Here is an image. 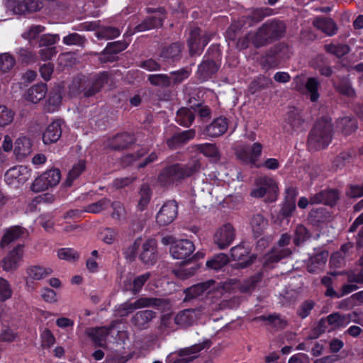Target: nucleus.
I'll return each instance as SVG.
<instances>
[{"label":"nucleus","mask_w":363,"mask_h":363,"mask_svg":"<svg viewBox=\"0 0 363 363\" xmlns=\"http://www.w3.org/2000/svg\"><path fill=\"white\" fill-rule=\"evenodd\" d=\"M193 148L195 151L203 154L207 157L218 158L220 156L219 150L216 144L208 143L196 144L193 146Z\"/></svg>","instance_id":"nucleus-44"},{"label":"nucleus","mask_w":363,"mask_h":363,"mask_svg":"<svg viewBox=\"0 0 363 363\" xmlns=\"http://www.w3.org/2000/svg\"><path fill=\"white\" fill-rule=\"evenodd\" d=\"M110 204L111 200L109 199L103 198L95 203H92L86 206L84 211L91 213H98L101 211L106 209L110 206Z\"/></svg>","instance_id":"nucleus-57"},{"label":"nucleus","mask_w":363,"mask_h":363,"mask_svg":"<svg viewBox=\"0 0 363 363\" xmlns=\"http://www.w3.org/2000/svg\"><path fill=\"white\" fill-rule=\"evenodd\" d=\"M308 228L303 224H298L294 230L293 242L296 246H300L311 238Z\"/></svg>","instance_id":"nucleus-50"},{"label":"nucleus","mask_w":363,"mask_h":363,"mask_svg":"<svg viewBox=\"0 0 363 363\" xmlns=\"http://www.w3.org/2000/svg\"><path fill=\"white\" fill-rule=\"evenodd\" d=\"M211 345L212 342L206 339L202 342L181 349L178 352L179 357L175 358L172 363H189L198 357L196 354L204 349H208Z\"/></svg>","instance_id":"nucleus-8"},{"label":"nucleus","mask_w":363,"mask_h":363,"mask_svg":"<svg viewBox=\"0 0 363 363\" xmlns=\"http://www.w3.org/2000/svg\"><path fill=\"white\" fill-rule=\"evenodd\" d=\"M199 269L197 264L194 263L193 265L189 267H182L174 270V274L178 278L185 280L194 275Z\"/></svg>","instance_id":"nucleus-63"},{"label":"nucleus","mask_w":363,"mask_h":363,"mask_svg":"<svg viewBox=\"0 0 363 363\" xmlns=\"http://www.w3.org/2000/svg\"><path fill=\"white\" fill-rule=\"evenodd\" d=\"M121 34L120 30L113 26H101L98 32L97 37L99 39H113L118 37Z\"/></svg>","instance_id":"nucleus-56"},{"label":"nucleus","mask_w":363,"mask_h":363,"mask_svg":"<svg viewBox=\"0 0 363 363\" xmlns=\"http://www.w3.org/2000/svg\"><path fill=\"white\" fill-rule=\"evenodd\" d=\"M213 283L214 281L211 280L208 281L201 282L187 288L184 291L186 298L193 299L197 298L206 291Z\"/></svg>","instance_id":"nucleus-39"},{"label":"nucleus","mask_w":363,"mask_h":363,"mask_svg":"<svg viewBox=\"0 0 363 363\" xmlns=\"http://www.w3.org/2000/svg\"><path fill=\"white\" fill-rule=\"evenodd\" d=\"M280 45H275L268 50L262 61V66L266 69L276 68L280 61Z\"/></svg>","instance_id":"nucleus-31"},{"label":"nucleus","mask_w":363,"mask_h":363,"mask_svg":"<svg viewBox=\"0 0 363 363\" xmlns=\"http://www.w3.org/2000/svg\"><path fill=\"white\" fill-rule=\"evenodd\" d=\"M191 74V69L189 67H184L178 70L171 72L169 74L171 86L182 84L189 77Z\"/></svg>","instance_id":"nucleus-43"},{"label":"nucleus","mask_w":363,"mask_h":363,"mask_svg":"<svg viewBox=\"0 0 363 363\" xmlns=\"http://www.w3.org/2000/svg\"><path fill=\"white\" fill-rule=\"evenodd\" d=\"M62 135V121H53L50 123L43 134V142L45 145L55 143L59 140Z\"/></svg>","instance_id":"nucleus-21"},{"label":"nucleus","mask_w":363,"mask_h":363,"mask_svg":"<svg viewBox=\"0 0 363 363\" xmlns=\"http://www.w3.org/2000/svg\"><path fill=\"white\" fill-rule=\"evenodd\" d=\"M109 74L107 72H100L89 77H84L77 83L74 82L69 87V91L74 96L82 94L85 98L95 96L108 83Z\"/></svg>","instance_id":"nucleus-3"},{"label":"nucleus","mask_w":363,"mask_h":363,"mask_svg":"<svg viewBox=\"0 0 363 363\" xmlns=\"http://www.w3.org/2000/svg\"><path fill=\"white\" fill-rule=\"evenodd\" d=\"M286 196L280 210V214L284 218L291 217L296 209L297 191L296 189L289 187L286 189Z\"/></svg>","instance_id":"nucleus-23"},{"label":"nucleus","mask_w":363,"mask_h":363,"mask_svg":"<svg viewBox=\"0 0 363 363\" xmlns=\"http://www.w3.org/2000/svg\"><path fill=\"white\" fill-rule=\"evenodd\" d=\"M332 119L322 117L318 119L311 130L307 141L308 149L311 152L326 148L333 138Z\"/></svg>","instance_id":"nucleus-2"},{"label":"nucleus","mask_w":363,"mask_h":363,"mask_svg":"<svg viewBox=\"0 0 363 363\" xmlns=\"http://www.w3.org/2000/svg\"><path fill=\"white\" fill-rule=\"evenodd\" d=\"M353 321L355 323H359L357 320H352V314H341L339 312H335L327 316V323L333 325L335 328H345Z\"/></svg>","instance_id":"nucleus-29"},{"label":"nucleus","mask_w":363,"mask_h":363,"mask_svg":"<svg viewBox=\"0 0 363 363\" xmlns=\"http://www.w3.org/2000/svg\"><path fill=\"white\" fill-rule=\"evenodd\" d=\"M26 273L28 278L33 280H41L50 275L52 273V269L50 267L33 265L27 269Z\"/></svg>","instance_id":"nucleus-41"},{"label":"nucleus","mask_w":363,"mask_h":363,"mask_svg":"<svg viewBox=\"0 0 363 363\" xmlns=\"http://www.w3.org/2000/svg\"><path fill=\"white\" fill-rule=\"evenodd\" d=\"M30 170L23 165L13 167L5 174V181L9 185L17 186L23 184L28 180Z\"/></svg>","instance_id":"nucleus-13"},{"label":"nucleus","mask_w":363,"mask_h":363,"mask_svg":"<svg viewBox=\"0 0 363 363\" xmlns=\"http://www.w3.org/2000/svg\"><path fill=\"white\" fill-rule=\"evenodd\" d=\"M24 245H17L2 259V268L6 272L16 270L19 267V262L23 258Z\"/></svg>","instance_id":"nucleus-15"},{"label":"nucleus","mask_w":363,"mask_h":363,"mask_svg":"<svg viewBox=\"0 0 363 363\" xmlns=\"http://www.w3.org/2000/svg\"><path fill=\"white\" fill-rule=\"evenodd\" d=\"M155 312L151 310H143L137 312L131 318V323L139 329L145 328V325L155 317Z\"/></svg>","instance_id":"nucleus-35"},{"label":"nucleus","mask_w":363,"mask_h":363,"mask_svg":"<svg viewBox=\"0 0 363 363\" xmlns=\"http://www.w3.org/2000/svg\"><path fill=\"white\" fill-rule=\"evenodd\" d=\"M27 229L21 225H12L5 230L4 234L0 241V247L4 248L11 242L17 241L27 236Z\"/></svg>","instance_id":"nucleus-19"},{"label":"nucleus","mask_w":363,"mask_h":363,"mask_svg":"<svg viewBox=\"0 0 363 363\" xmlns=\"http://www.w3.org/2000/svg\"><path fill=\"white\" fill-rule=\"evenodd\" d=\"M228 127V119L225 117L220 116L215 118L211 124L206 125L202 134L211 138H217L223 135Z\"/></svg>","instance_id":"nucleus-20"},{"label":"nucleus","mask_w":363,"mask_h":363,"mask_svg":"<svg viewBox=\"0 0 363 363\" xmlns=\"http://www.w3.org/2000/svg\"><path fill=\"white\" fill-rule=\"evenodd\" d=\"M162 303V299L152 297H140L134 302L136 309L151 306L158 308L161 306Z\"/></svg>","instance_id":"nucleus-54"},{"label":"nucleus","mask_w":363,"mask_h":363,"mask_svg":"<svg viewBox=\"0 0 363 363\" xmlns=\"http://www.w3.org/2000/svg\"><path fill=\"white\" fill-rule=\"evenodd\" d=\"M258 186L250 192V196L254 198H262L264 196L267 195V201L273 202L276 200L275 186L273 180L267 177H261L256 182Z\"/></svg>","instance_id":"nucleus-9"},{"label":"nucleus","mask_w":363,"mask_h":363,"mask_svg":"<svg viewBox=\"0 0 363 363\" xmlns=\"http://www.w3.org/2000/svg\"><path fill=\"white\" fill-rule=\"evenodd\" d=\"M57 256L60 259L75 262L79 258V253L72 248H61L57 251Z\"/></svg>","instance_id":"nucleus-64"},{"label":"nucleus","mask_w":363,"mask_h":363,"mask_svg":"<svg viewBox=\"0 0 363 363\" xmlns=\"http://www.w3.org/2000/svg\"><path fill=\"white\" fill-rule=\"evenodd\" d=\"M141 245V239H136L132 244L123 249V255L129 261H133Z\"/></svg>","instance_id":"nucleus-62"},{"label":"nucleus","mask_w":363,"mask_h":363,"mask_svg":"<svg viewBox=\"0 0 363 363\" xmlns=\"http://www.w3.org/2000/svg\"><path fill=\"white\" fill-rule=\"evenodd\" d=\"M86 169L85 160H79L77 164H74L72 168L69 171L67 177L65 182L66 186H71L73 182L77 179Z\"/></svg>","instance_id":"nucleus-45"},{"label":"nucleus","mask_w":363,"mask_h":363,"mask_svg":"<svg viewBox=\"0 0 363 363\" xmlns=\"http://www.w3.org/2000/svg\"><path fill=\"white\" fill-rule=\"evenodd\" d=\"M319 86L320 82L315 77H309L307 79L306 83V89L310 95V99L312 102H315L319 99Z\"/></svg>","instance_id":"nucleus-55"},{"label":"nucleus","mask_w":363,"mask_h":363,"mask_svg":"<svg viewBox=\"0 0 363 363\" xmlns=\"http://www.w3.org/2000/svg\"><path fill=\"white\" fill-rule=\"evenodd\" d=\"M183 44L180 42L172 43L164 46L160 51V60L164 65L174 67L182 59Z\"/></svg>","instance_id":"nucleus-6"},{"label":"nucleus","mask_w":363,"mask_h":363,"mask_svg":"<svg viewBox=\"0 0 363 363\" xmlns=\"http://www.w3.org/2000/svg\"><path fill=\"white\" fill-rule=\"evenodd\" d=\"M201 29L199 27L192 28L187 40V46L190 56L200 55L203 52L201 39Z\"/></svg>","instance_id":"nucleus-25"},{"label":"nucleus","mask_w":363,"mask_h":363,"mask_svg":"<svg viewBox=\"0 0 363 363\" xmlns=\"http://www.w3.org/2000/svg\"><path fill=\"white\" fill-rule=\"evenodd\" d=\"M286 32L284 21L277 19L269 20L263 23L252 38L253 45L259 48L281 39Z\"/></svg>","instance_id":"nucleus-4"},{"label":"nucleus","mask_w":363,"mask_h":363,"mask_svg":"<svg viewBox=\"0 0 363 363\" xmlns=\"http://www.w3.org/2000/svg\"><path fill=\"white\" fill-rule=\"evenodd\" d=\"M250 250L245 247L243 243H240L230 249L232 259L238 261V265L241 269L249 267L256 259L257 256L254 254L250 255Z\"/></svg>","instance_id":"nucleus-11"},{"label":"nucleus","mask_w":363,"mask_h":363,"mask_svg":"<svg viewBox=\"0 0 363 363\" xmlns=\"http://www.w3.org/2000/svg\"><path fill=\"white\" fill-rule=\"evenodd\" d=\"M195 135L196 131L194 129L176 133L167 139V145L170 149L176 150L194 138Z\"/></svg>","instance_id":"nucleus-22"},{"label":"nucleus","mask_w":363,"mask_h":363,"mask_svg":"<svg viewBox=\"0 0 363 363\" xmlns=\"http://www.w3.org/2000/svg\"><path fill=\"white\" fill-rule=\"evenodd\" d=\"M263 272L259 271L250 277L243 279L239 284V290L242 293H251L263 279Z\"/></svg>","instance_id":"nucleus-33"},{"label":"nucleus","mask_w":363,"mask_h":363,"mask_svg":"<svg viewBox=\"0 0 363 363\" xmlns=\"http://www.w3.org/2000/svg\"><path fill=\"white\" fill-rule=\"evenodd\" d=\"M135 143L136 138L133 133L121 132L108 140V147L113 150L122 151L129 149Z\"/></svg>","instance_id":"nucleus-10"},{"label":"nucleus","mask_w":363,"mask_h":363,"mask_svg":"<svg viewBox=\"0 0 363 363\" xmlns=\"http://www.w3.org/2000/svg\"><path fill=\"white\" fill-rule=\"evenodd\" d=\"M43 179H45L51 187L59 184L61 179V172L58 169H51L42 174Z\"/></svg>","instance_id":"nucleus-60"},{"label":"nucleus","mask_w":363,"mask_h":363,"mask_svg":"<svg viewBox=\"0 0 363 363\" xmlns=\"http://www.w3.org/2000/svg\"><path fill=\"white\" fill-rule=\"evenodd\" d=\"M128 46V44L123 40L108 43L102 52L104 62H112L113 56H111V55L118 54L125 50Z\"/></svg>","instance_id":"nucleus-30"},{"label":"nucleus","mask_w":363,"mask_h":363,"mask_svg":"<svg viewBox=\"0 0 363 363\" xmlns=\"http://www.w3.org/2000/svg\"><path fill=\"white\" fill-rule=\"evenodd\" d=\"M195 115L191 108L182 107L179 108L176 115L175 121L184 127H189L194 121Z\"/></svg>","instance_id":"nucleus-38"},{"label":"nucleus","mask_w":363,"mask_h":363,"mask_svg":"<svg viewBox=\"0 0 363 363\" xmlns=\"http://www.w3.org/2000/svg\"><path fill=\"white\" fill-rule=\"evenodd\" d=\"M40 0H6L7 6L17 14L37 11L40 9Z\"/></svg>","instance_id":"nucleus-16"},{"label":"nucleus","mask_w":363,"mask_h":363,"mask_svg":"<svg viewBox=\"0 0 363 363\" xmlns=\"http://www.w3.org/2000/svg\"><path fill=\"white\" fill-rule=\"evenodd\" d=\"M328 218V212L324 208L312 209L308 214L309 220L315 225L323 223Z\"/></svg>","instance_id":"nucleus-58"},{"label":"nucleus","mask_w":363,"mask_h":363,"mask_svg":"<svg viewBox=\"0 0 363 363\" xmlns=\"http://www.w3.org/2000/svg\"><path fill=\"white\" fill-rule=\"evenodd\" d=\"M235 238V230L230 223L218 228L213 235V242L220 250L228 248Z\"/></svg>","instance_id":"nucleus-7"},{"label":"nucleus","mask_w":363,"mask_h":363,"mask_svg":"<svg viewBox=\"0 0 363 363\" xmlns=\"http://www.w3.org/2000/svg\"><path fill=\"white\" fill-rule=\"evenodd\" d=\"M163 17L157 16H147L140 23L135 27V32H143L151 29L162 27L164 23Z\"/></svg>","instance_id":"nucleus-36"},{"label":"nucleus","mask_w":363,"mask_h":363,"mask_svg":"<svg viewBox=\"0 0 363 363\" xmlns=\"http://www.w3.org/2000/svg\"><path fill=\"white\" fill-rule=\"evenodd\" d=\"M286 122L290 125L293 130H302L305 120L301 114L296 111H291L287 113Z\"/></svg>","instance_id":"nucleus-49"},{"label":"nucleus","mask_w":363,"mask_h":363,"mask_svg":"<svg viewBox=\"0 0 363 363\" xmlns=\"http://www.w3.org/2000/svg\"><path fill=\"white\" fill-rule=\"evenodd\" d=\"M32 152V141L28 137L18 138L15 143L14 153L18 158L23 159Z\"/></svg>","instance_id":"nucleus-34"},{"label":"nucleus","mask_w":363,"mask_h":363,"mask_svg":"<svg viewBox=\"0 0 363 363\" xmlns=\"http://www.w3.org/2000/svg\"><path fill=\"white\" fill-rule=\"evenodd\" d=\"M135 310H136V307L134 303L126 301L115 306L114 315L116 317L123 318L133 313Z\"/></svg>","instance_id":"nucleus-59"},{"label":"nucleus","mask_w":363,"mask_h":363,"mask_svg":"<svg viewBox=\"0 0 363 363\" xmlns=\"http://www.w3.org/2000/svg\"><path fill=\"white\" fill-rule=\"evenodd\" d=\"M192 321V311L191 310L180 311L174 318L175 323L182 327L190 325Z\"/></svg>","instance_id":"nucleus-61"},{"label":"nucleus","mask_w":363,"mask_h":363,"mask_svg":"<svg viewBox=\"0 0 363 363\" xmlns=\"http://www.w3.org/2000/svg\"><path fill=\"white\" fill-rule=\"evenodd\" d=\"M147 80L152 86L162 88H168L171 86L169 77L167 74H149Z\"/></svg>","instance_id":"nucleus-53"},{"label":"nucleus","mask_w":363,"mask_h":363,"mask_svg":"<svg viewBox=\"0 0 363 363\" xmlns=\"http://www.w3.org/2000/svg\"><path fill=\"white\" fill-rule=\"evenodd\" d=\"M313 25L328 36L335 35L337 31V24L331 18L316 17L313 20Z\"/></svg>","instance_id":"nucleus-28"},{"label":"nucleus","mask_w":363,"mask_h":363,"mask_svg":"<svg viewBox=\"0 0 363 363\" xmlns=\"http://www.w3.org/2000/svg\"><path fill=\"white\" fill-rule=\"evenodd\" d=\"M255 237H259L268 225V220L261 214L255 215L250 222Z\"/></svg>","instance_id":"nucleus-48"},{"label":"nucleus","mask_w":363,"mask_h":363,"mask_svg":"<svg viewBox=\"0 0 363 363\" xmlns=\"http://www.w3.org/2000/svg\"><path fill=\"white\" fill-rule=\"evenodd\" d=\"M292 253L289 248H281L272 250L267 256L264 266L269 267L274 263H277L284 258L291 255Z\"/></svg>","instance_id":"nucleus-40"},{"label":"nucleus","mask_w":363,"mask_h":363,"mask_svg":"<svg viewBox=\"0 0 363 363\" xmlns=\"http://www.w3.org/2000/svg\"><path fill=\"white\" fill-rule=\"evenodd\" d=\"M111 328L97 327L90 328L87 335L96 347H104L106 346V340L108 337Z\"/></svg>","instance_id":"nucleus-26"},{"label":"nucleus","mask_w":363,"mask_h":363,"mask_svg":"<svg viewBox=\"0 0 363 363\" xmlns=\"http://www.w3.org/2000/svg\"><path fill=\"white\" fill-rule=\"evenodd\" d=\"M220 60L221 52L218 46L211 45L198 65L196 71L198 79L204 82L211 79L220 68Z\"/></svg>","instance_id":"nucleus-5"},{"label":"nucleus","mask_w":363,"mask_h":363,"mask_svg":"<svg viewBox=\"0 0 363 363\" xmlns=\"http://www.w3.org/2000/svg\"><path fill=\"white\" fill-rule=\"evenodd\" d=\"M272 14L273 9L270 8H255L250 11L247 16V20L249 21V26H252Z\"/></svg>","instance_id":"nucleus-37"},{"label":"nucleus","mask_w":363,"mask_h":363,"mask_svg":"<svg viewBox=\"0 0 363 363\" xmlns=\"http://www.w3.org/2000/svg\"><path fill=\"white\" fill-rule=\"evenodd\" d=\"M325 50L340 59L350 51V48L346 44L330 43L325 45Z\"/></svg>","instance_id":"nucleus-51"},{"label":"nucleus","mask_w":363,"mask_h":363,"mask_svg":"<svg viewBox=\"0 0 363 363\" xmlns=\"http://www.w3.org/2000/svg\"><path fill=\"white\" fill-rule=\"evenodd\" d=\"M336 128L339 129L342 134L350 135L357 129V121L354 116L340 118L336 121Z\"/></svg>","instance_id":"nucleus-32"},{"label":"nucleus","mask_w":363,"mask_h":363,"mask_svg":"<svg viewBox=\"0 0 363 363\" xmlns=\"http://www.w3.org/2000/svg\"><path fill=\"white\" fill-rule=\"evenodd\" d=\"M178 214V206L175 201L165 202L156 216V221L160 226L172 223Z\"/></svg>","instance_id":"nucleus-12"},{"label":"nucleus","mask_w":363,"mask_h":363,"mask_svg":"<svg viewBox=\"0 0 363 363\" xmlns=\"http://www.w3.org/2000/svg\"><path fill=\"white\" fill-rule=\"evenodd\" d=\"M309 259L307 269L310 273H315L320 266L324 265L328 257V252L322 248H314Z\"/></svg>","instance_id":"nucleus-24"},{"label":"nucleus","mask_w":363,"mask_h":363,"mask_svg":"<svg viewBox=\"0 0 363 363\" xmlns=\"http://www.w3.org/2000/svg\"><path fill=\"white\" fill-rule=\"evenodd\" d=\"M339 200V191L335 189H328L310 197L311 204L323 203L326 206H334Z\"/></svg>","instance_id":"nucleus-17"},{"label":"nucleus","mask_w":363,"mask_h":363,"mask_svg":"<svg viewBox=\"0 0 363 363\" xmlns=\"http://www.w3.org/2000/svg\"><path fill=\"white\" fill-rule=\"evenodd\" d=\"M152 190L147 184H143L139 191L140 199L137 205V209L143 211L147 208L152 197Z\"/></svg>","instance_id":"nucleus-42"},{"label":"nucleus","mask_w":363,"mask_h":363,"mask_svg":"<svg viewBox=\"0 0 363 363\" xmlns=\"http://www.w3.org/2000/svg\"><path fill=\"white\" fill-rule=\"evenodd\" d=\"M201 164L199 161L187 164L174 163L162 169L158 174V182L164 187L170 186L174 183L182 182L185 179L191 177L199 172Z\"/></svg>","instance_id":"nucleus-1"},{"label":"nucleus","mask_w":363,"mask_h":363,"mask_svg":"<svg viewBox=\"0 0 363 363\" xmlns=\"http://www.w3.org/2000/svg\"><path fill=\"white\" fill-rule=\"evenodd\" d=\"M140 259L145 264L153 265L156 263L157 245L155 239H148L143 244Z\"/></svg>","instance_id":"nucleus-18"},{"label":"nucleus","mask_w":363,"mask_h":363,"mask_svg":"<svg viewBox=\"0 0 363 363\" xmlns=\"http://www.w3.org/2000/svg\"><path fill=\"white\" fill-rule=\"evenodd\" d=\"M151 277L150 272H145L143 274L135 277L131 284H130V291L132 294L137 295L140 292L143 286Z\"/></svg>","instance_id":"nucleus-52"},{"label":"nucleus","mask_w":363,"mask_h":363,"mask_svg":"<svg viewBox=\"0 0 363 363\" xmlns=\"http://www.w3.org/2000/svg\"><path fill=\"white\" fill-rule=\"evenodd\" d=\"M228 262L229 258L227 255L218 253L208 259L206 263V266L209 269L218 271L227 265Z\"/></svg>","instance_id":"nucleus-47"},{"label":"nucleus","mask_w":363,"mask_h":363,"mask_svg":"<svg viewBox=\"0 0 363 363\" xmlns=\"http://www.w3.org/2000/svg\"><path fill=\"white\" fill-rule=\"evenodd\" d=\"M62 102L60 94L56 91L49 93L48 99L44 104L43 109L47 113H54L56 111Z\"/></svg>","instance_id":"nucleus-46"},{"label":"nucleus","mask_w":363,"mask_h":363,"mask_svg":"<svg viewBox=\"0 0 363 363\" xmlns=\"http://www.w3.org/2000/svg\"><path fill=\"white\" fill-rule=\"evenodd\" d=\"M48 92L47 84L43 82L38 83L31 86L25 94V98L28 101L33 104H38L45 99Z\"/></svg>","instance_id":"nucleus-27"},{"label":"nucleus","mask_w":363,"mask_h":363,"mask_svg":"<svg viewBox=\"0 0 363 363\" xmlns=\"http://www.w3.org/2000/svg\"><path fill=\"white\" fill-rule=\"evenodd\" d=\"M195 250L193 242L189 240H176L170 247L169 252L173 258L178 259H186L189 258Z\"/></svg>","instance_id":"nucleus-14"}]
</instances>
